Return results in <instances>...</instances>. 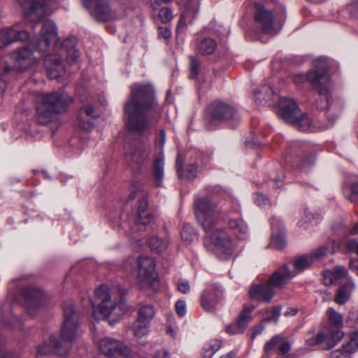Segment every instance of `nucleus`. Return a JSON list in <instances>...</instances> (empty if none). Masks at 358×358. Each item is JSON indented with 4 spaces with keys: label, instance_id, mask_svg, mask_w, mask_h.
<instances>
[{
    "label": "nucleus",
    "instance_id": "11",
    "mask_svg": "<svg viewBox=\"0 0 358 358\" xmlns=\"http://www.w3.org/2000/svg\"><path fill=\"white\" fill-rule=\"evenodd\" d=\"M211 120L210 124L215 125L223 122H229L235 127L238 123L239 116L230 105L222 101H215L209 105Z\"/></svg>",
    "mask_w": 358,
    "mask_h": 358
},
{
    "label": "nucleus",
    "instance_id": "5",
    "mask_svg": "<svg viewBox=\"0 0 358 358\" xmlns=\"http://www.w3.org/2000/svg\"><path fill=\"white\" fill-rule=\"evenodd\" d=\"M94 317L98 320L117 321L128 310L127 302L115 289L102 285L95 290V301H91Z\"/></svg>",
    "mask_w": 358,
    "mask_h": 358
},
{
    "label": "nucleus",
    "instance_id": "52",
    "mask_svg": "<svg viewBox=\"0 0 358 358\" xmlns=\"http://www.w3.org/2000/svg\"><path fill=\"white\" fill-rule=\"evenodd\" d=\"M176 311L177 314L182 317L185 315L187 309H186V303L185 301H178L176 303Z\"/></svg>",
    "mask_w": 358,
    "mask_h": 358
},
{
    "label": "nucleus",
    "instance_id": "54",
    "mask_svg": "<svg viewBox=\"0 0 358 358\" xmlns=\"http://www.w3.org/2000/svg\"><path fill=\"white\" fill-rule=\"evenodd\" d=\"M226 332L229 334L234 335L241 334L243 331L241 330L240 327L238 326L237 323H233L226 327Z\"/></svg>",
    "mask_w": 358,
    "mask_h": 358
},
{
    "label": "nucleus",
    "instance_id": "14",
    "mask_svg": "<svg viewBox=\"0 0 358 358\" xmlns=\"http://www.w3.org/2000/svg\"><path fill=\"white\" fill-rule=\"evenodd\" d=\"M22 294L24 299V306L28 313L32 317H34L36 312L47 304V297L40 289L26 287L22 290Z\"/></svg>",
    "mask_w": 358,
    "mask_h": 358
},
{
    "label": "nucleus",
    "instance_id": "24",
    "mask_svg": "<svg viewBox=\"0 0 358 358\" xmlns=\"http://www.w3.org/2000/svg\"><path fill=\"white\" fill-rule=\"evenodd\" d=\"M29 38V34L26 30H19L14 27L0 29V49L16 41H24Z\"/></svg>",
    "mask_w": 358,
    "mask_h": 358
},
{
    "label": "nucleus",
    "instance_id": "2",
    "mask_svg": "<svg viewBox=\"0 0 358 358\" xmlns=\"http://www.w3.org/2000/svg\"><path fill=\"white\" fill-rule=\"evenodd\" d=\"M124 112L129 130L138 134L148 131L158 121L162 112L155 100L152 86L133 84Z\"/></svg>",
    "mask_w": 358,
    "mask_h": 358
},
{
    "label": "nucleus",
    "instance_id": "27",
    "mask_svg": "<svg viewBox=\"0 0 358 358\" xmlns=\"http://www.w3.org/2000/svg\"><path fill=\"white\" fill-rule=\"evenodd\" d=\"M98 117L94 108L91 105L82 107L78 115V124L80 127L86 131H90L94 128L93 120Z\"/></svg>",
    "mask_w": 358,
    "mask_h": 358
},
{
    "label": "nucleus",
    "instance_id": "6",
    "mask_svg": "<svg viewBox=\"0 0 358 358\" xmlns=\"http://www.w3.org/2000/svg\"><path fill=\"white\" fill-rule=\"evenodd\" d=\"M71 96L65 92H55L43 94L36 106V119L42 125L56 123L59 116L66 113L72 103Z\"/></svg>",
    "mask_w": 358,
    "mask_h": 358
},
{
    "label": "nucleus",
    "instance_id": "46",
    "mask_svg": "<svg viewBox=\"0 0 358 358\" xmlns=\"http://www.w3.org/2000/svg\"><path fill=\"white\" fill-rule=\"evenodd\" d=\"M328 248L325 245H322L309 255L310 257H313V261L315 262V260H318L325 256L328 253Z\"/></svg>",
    "mask_w": 358,
    "mask_h": 358
},
{
    "label": "nucleus",
    "instance_id": "45",
    "mask_svg": "<svg viewBox=\"0 0 358 358\" xmlns=\"http://www.w3.org/2000/svg\"><path fill=\"white\" fill-rule=\"evenodd\" d=\"M282 339V337L280 335H275L271 339H270L268 342H266L264 346V351L266 353H269L271 350L274 349L276 345Z\"/></svg>",
    "mask_w": 358,
    "mask_h": 358
},
{
    "label": "nucleus",
    "instance_id": "29",
    "mask_svg": "<svg viewBox=\"0 0 358 358\" xmlns=\"http://www.w3.org/2000/svg\"><path fill=\"white\" fill-rule=\"evenodd\" d=\"M356 289V284L352 277L340 285L334 296V301L338 305L345 304L350 299L352 293Z\"/></svg>",
    "mask_w": 358,
    "mask_h": 358
},
{
    "label": "nucleus",
    "instance_id": "13",
    "mask_svg": "<svg viewBox=\"0 0 358 358\" xmlns=\"http://www.w3.org/2000/svg\"><path fill=\"white\" fill-rule=\"evenodd\" d=\"M223 299L222 288L215 284L208 285L200 296L201 308L208 313H215Z\"/></svg>",
    "mask_w": 358,
    "mask_h": 358
},
{
    "label": "nucleus",
    "instance_id": "61",
    "mask_svg": "<svg viewBox=\"0 0 358 358\" xmlns=\"http://www.w3.org/2000/svg\"><path fill=\"white\" fill-rule=\"evenodd\" d=\"M169 352L168 350H162L157 351L156 353V358H167L169 357Z\"/></svg>",
    "mask_w": 358,
    "mask_h": 358
},
{
    "label": "nucleus",
    "instance_id": "57",
    "mask_svg": "<svg viewBox=\"0 0 358 358\" xmlns=\"http://www.w3.org/2000/svg\"><path fill=\"white\" fill-rule=\"evenodd\" d=\"M176 169L180 178H182V156L180 153L178 154L177 160H176Z\"/></svg>",
    "mask_w": 358,
    "mask_h": 358
},
{
    "label": "nucleus",
    "instance_id": "22",
    "mask_svg": "<svg viewBox=\"0 0 358 358\" xmlns=\"http://www.w3.org/2000/svg\"><path fill=\"white\" fill-rule=\"evenodd\" d=\"M300 112L297 103L294 100L287 97H282L279 100L278 113L285 122L289 124L296 122V117Z\"/></svg>",
    "mask_w": 358,
    "mask_h": 358
},
{
    "label": "nucleus",
    "instance_id": "44",
    "mask_svg": "<svg viewBox=\"0 0 358 358\" xmlns=\"http://www.w3.org/2000/svg\"><path fill=\"white\" fill-rule=\"evenodd\" d=\"M313 218V215L308 210V209L305 208L301 216V219L298 222V225L301 227L307 228L308 227V223L311 222Z\"/></svg>",
    "mask_w": 358,
    "mask_h": 358
},
{
    "label": "nucleus",
    "instance_id": "3",
    "mask_svg": "<svg viewBox=\"0 0 358 358\" xmlns=\"http://www.w3.org/2000/svg\"><path fill=\"white\" fill-rule=\"evenodd\" d=\"M63 323L59 334L51 335L38 347L37 352L41 355L55 353L61 356L66 355L71 343L80 335V314L75 309L72 302L68 301L63 307Z\"/></svg>",
    "mask_w": 358,
    "mask_h": 358
},
{
    "label": "nucleus",
    "instance_id": "40",
    "mask_svg": "<svg viewBox=\"0 0 358 358\" xmlns=\"http://www.w3.org/2000/svg\"><path fill=\"white\" fill-rule=\"evenodd\" d=\"M196 236L192 227L189 224H184L182 231L181 238L184 242L189 243L192 242Z\"/></svg>",
    "mask_w": 358,
    "mask_h": 358
},
{
    "label": "nucleus",
    "instance_id": "56",
    "mask_svg": "<svg viewBox=\"0 0 358 358\" xmlns=\"http://www.w3.org/2000/svg\"><path fill=\"white\" fill-rule=\"evenodd\" d=\"M347 249L358 255V241H350L347 243Z\"/></svg>",
    "mask_w": 358,
    "mask_h": 358
},
{
    "label": "nucleus",
    "instance_id": "16",
    "mask_svg": "<svg viewBox=\"0 0 358 358\" xmlns=\"http://www.w3.org/2000/svg\"><path fill=\"white\" fill-rule=\"evenodd\" d=\"M99 348L102 354L108 357L127 358L131 355L130 349L122 341L110 337L102 338L99 341Z\"/></svg>",
    "mask_w": 358,
    "mask_h": 358
},
{
    "label": "nucleus",
    "instance_id": "25",
    "mask_svg": "<svg viewBox=\"0 0 358 358\" xmlns=\"http://www.w3.org/2000/svg\"><path fill=\"white\" fill-rule=\"evenodd\" d=\"M271 227V247L277 250L282 249L285 245L284 225L281 220L275 216L270 219Z\"/></svg>",
    "mask_w": 358,
    "mask_h": 358
},
{
    "label": "nucleus",
    "instance_id": "10",
    "mask_svg": "<svg viewBox=\"0 0 358 358\" xmlns=\"http://www.w3.org/2000/svg\"><path fill=\"white\" fill-rule=\"evenodd\" d=\"M155 268V262L153 258L141 256L138 259L136 278L141 289L149 287L155 289L157 280Z\"/></svg>",
    "mask_w": 358,
    "mask_h": 358
},
{
    "label": "nucleus",
    "instance_id": "47",
    "mask_svg": "<svg viewBox=\"0 0 358 358\" xmlns=\"http://www.w3.org/2000/svg\"><path fill=\"white\" fill-rule=\"evenodd\" d=\"M348 199L352 203L358 202V180L351 184V193L348 195Z\"/></svg>",
    "mask_w": 358,
    "mask_h": 358
},
{
    "label": "nucleus",
    "instance_id": "55",
    "mask_svg": "<svg viewBox=\"0 0 358 358\" xmlns=\"http://www.w3.org/2000/svg\"><path fill=\"white\" fill-rule=\"evenodd\" d=\"M348 318L353 322L358 323V307H355L350 310Z\"/></svg>",
    "mask_w": 358,
    "mask_h": 358
},
{
    "label": "nucleus",
    "instance_id": "59",
    "mask_svg": "<svg viewBox=\"0 0 358 358\" xmlns=\"http://www.w3.org/2000/svg\"><path fill=\"white\" fill-rule=\"evenodd\" d=\"M290 348L291 345L289 342L285 341L282 343L279 348L280 354L284 355L287 353L290 350Z\"/></svg>",
    "mask_w": 358,
    "mask_h": 358
},
{
    "label": "nucleus",
    "instance_id": "7",
    "mask_svg": "<svg viewBox=\"0 0 358 358\" xmlns=\"http://www.w3.org/2000/svg\"><path fill=\"white\" fill-rule=\"evenodd\" d=\"M129 200H137L138 203L137 207L138 217L134 220L132 231L138 232L152 228V225L154 224V217L147 212L148 206L147 192L139 187L136 188V189H134L129 196Z\"/></svg>",
    "mask_w": 358,
    "mask_h": 358
},
{
    "label": "nucleus",
    "instance_id": "48",
    "mask_svg": "<svg viewBox=\"0 0 358 358\" xmlns=\"http://www.w3.org/2000/svg\"><path fill=\"white\" fill-rule=\"evenodd\" d=\"M190 59L191 64L189 78L191 79H194L198 76L199 64L198 61L194 57H192Z\"/></svg>",
    "mask_w": 358,
    "mask_h": 358
},
{
    "label": "nucleus",
    "instance_id": "42",
    "mask_svg": "<svg viewBox=\"0 0 358 358\" xmlns=\"http://www.w3.org/2000/svg\"><path fill=\"white\" fill-rule=\"evenodd\" d=\"M158 17L162 23L169 22L173 17L172 10L170 8H162L158 14Z\"/></svg>",
    "mask_w": 358,
    "mask_h": 358
},
{
    "label": "nucleus",
    "instance_id": "49",
    "mask_svg": "<svg viewBox=\"0 0 358 358\" xmlns=\"http://www.w3.org/2000/svg\"><path fill=\"white\" fill-rule=\"evenodd\" d=\"M255 201L257 205L262 207H266L270 205L269 199L261 193L256 194Z\"/></svg>",
    "mask_w": 358,
    "mask_h": 358
},
{
    "label": "nucleus",
    "instance_id": "60",
    "mask_svg": "<svg viewBox=\"0 0 358 358\" xmlns=\"http://www.w3.org/2000/svg\"><path fill=\"white\" fill-rule=\"evenodd\" d=\"M310 71H308V73H309ZM308 74L307 73L306 76L304 75H302V74H296L294 76L293 78V80L294 83H303V81L305 80H308Z\"/></svg>",
    "mask_w": 358,
    "mask_h": 358
},
{
    "label": "nucleus",
    "instance_id": "58",
    "mask_svg": "<svg viewBox=\"0 0 358 358\" xmlns=\"http://www.w3.org/2000/svg\"><path fill=\"white\" fill-rule=\"evenodd\" d=\"M197 170V165L196 164H190L187 166V171L188 172L187 178H192L195 176Z\"/></svg>",
    "mask_w": 358,
    "mask_h": 358
},
{
    "label": "nucleus",
    "instance_id": "32",
    "mask_svg": "<svg viewBox=\"0 0 358 358\" xmlns=\"http://www.w3.org/2000/svg\"><path fill=\"white\" fill-rule=\"evenodd\" d=\"M150 326V323L136 318L131 327V329L134 336L136 338H141L148 334Z\"/></svg>",
    "mask_w": 358,
    "mask_h": 358
},
{
    "label": "nucleus",
    "instance_id": "28",
    "mask_svg": "<svg viewBox=\"0 0 358 358\" xmlns=\"http://www.w3.org/2000/svg\"><path fill=\"white\" fill-rule=\"evenodd\" d=\"M348 271L343 266L337 265L332 269L325 270L322 273V281L326 286L331 285L343 278L348 280Z\"/></svg>",
    "mask_w": 358,
    "mask_h": 358
},
{
    "label": "nucleus",
    "instance_id": "30",
    "mask_svg": "<svg viewBox=\"0 0 358 358\" xmlns=\"http://www.w3.org/2000/svg\"><path fill=\"white\" fill-rule=\"evenodd\" d=\"M155 313L156 310L153 305L142 303L139 305L138 308L136 318L150 324L155 317Z\"/></svg>",
    "mask_w": 358,
    "mask_h": 358
},
{
    "label": "nucleus",
    "instance_id": "38",
    "mask_svg": "<svg viewBox=\"0 0 358 358\" xmlns=\"http://www.w3.org/2000/svg\"><path fill=\"white\" fill-rule=\"evenodd\" d=\"M229 225L241 238H243L248 232V227L241 219L231 218L229 220Z\"/></svg>",
    "mask_w": 358,
    "mask_h": 358
},
{
    "label": "nucleus",
    "instance_id": "21",
    "mask_svg": "<svg viewBox=\"0 0 358 358\" xmlns=\"http://www.w3.org/2000/svg\"><path fill=\"white\" fill-rule=\"evenodd\" d=\"M284 286H277L271 281V276L264 284L252 285L249 290V294L253 299H256L264 303L271 301L274 296V289H281Z\"/></svg>",
    "mask_w": 358,
    "mask_h": 358
},
{
    "label": "nucleus",
    "instance_id": "17",
    "mask_svg": "<svg viewBox=\"0 0 358 358\" xmlns=\"http://www.w3.org/2000/svg\"><path fill=\"white\" fill-rule=\"evenodd\" d=\"M343 336V331L328 330L327 332L318 333L307 339L306 343L309 346L321 345L324 350H330L341 341Z\"/></svg>",
    "mask_w": 358,
    "mask_h": 358
},
{
    "label": "nucleus",
    "instance_id": "50",
    "mask_svg": "<svg viewBox=\"0 0 358 358\" xmlns=\"http://www.w3.org/2000/svg\"><path fill=\"white\" fill-rule=\"evenodd\" d=\"M178 290L183 294L189 292L190 286L189 282L185 279H180L177 285Z\"/></svg>",
    "mask_w": 358,
    "mask_h": 358
},
{
    "label": "nucleus",
    "instance_id": "1",
    "mask_svg": "<svg viewBox=\"0 0 358 358\" xmlns=\"http://www.w3.org/2000/svg\"><path fill=\"white\" fill-rule=\"evenodd\" d=\"M58 41L55 23L52 20H45L40 34L34 38V43L41 52H51L44 58V66L50 79H59L65 73L61 55H65L66 62L71 65L76 64L80 56L74 38H66L61 45Z\"/></svg>",
    "mask_w": 358,
    "mask_h": 358
},
{
    "label": "nucleus",
    "instance_id": "35",
    "mask_svg": "<svg viewBox=\"0 0 358 358\" xmlns=\"http://www.w3.org/2000/svg\"><path fill=\"white\" fill-rule=\"evenodd\" d=\"M327 315L331 324L334 325L335 329H329V330H340L343 327V318L341 313L336 311L333 308H329L327 310Z\"/></svg>",
    "mask_w": 358,
    "mask_h": 358
},
{
    "label": "nucleus",
    "instance_id": "62",
    "mask_svg": "<svg viewBox=\"0 0 358 358\" xmlns=\"http://www.w3.org/2000/svg\"><path fill=\"white\" fill-rule=\"evenodd\" d=\"M264 329V326L263 324H259L257 327H256L252 332V336L255 337L256 336L260 334L263 330Z\"/></svg>",
    "mask_w": 358,
    "mask_h": 358
},
{
    "label": "nucleus",
    "instance_id": "15",
    "mask_svg": "<svg viewBox=\"0 0 358 358\" xmlns=\"http://www.w3.org/2000/svg\"><path fill=\"white\" fill-rule=\"evenodd\" d=\"M27 20L38 22L48 14L45 0H23L20 3Z\"/></svg>",
    "mask_w": 358,
    "mask_h": 358
},
{
    "label": "nucleus",
    "instance_id": "31",
    "mask_svg": "<svg viewBox=\"0 0 358 358\" xmlns=\"http://www.w3.org/2000/svg\"><path fill=\"white\" fill-rule=\"evenodd\" d=\"M296 121L291 124L296 127L299 129L304 131H315L316 127L306 113L300 112L296 117Z\"/></svg>",
    "mask_w": 358,
    "mask_h": 358
},
{
    "label": "nucleus",
    "instance_id": "43",
    "mask_svg": "<svg viewBox=\"0 0 358 358\" xmlns=\"http://www.w3.org/2000/svg\"><path fill=\"white\" fill-rule=\"evenodd\" d=\"M315 155L313 154H305L302 157L301 166L303 169H308L315 164Z\"/></svg>",
    "mask_w": 358,
    "mask_h": 358
},
{
    "label": "nucleus",
    "instance_id": "12",
    "mask_svg": "<svg viewBox=\"0 0 358 358\" xmlns=\"http://www.w3.org/2000/svg\"><path fill=\"white\" fill-rule=\"evenodd\" d=\"M210 241L217 250V253L222 260L229 259L236 253L234 243L231 241L225 231L216 229L210 237Z\"/></svg>",
    "mask_w": 358,
    "mask_h": 358
},
{
    "label": "nucleus",
    "instance_id": "36",
    "mask_svg": "<svg viewBox=\"0 0 358 358\" xmlns=\"http://www.w3.org/2000/svg\"><path fill=\"white\" fill-rule=\"evenodd\" d=\"M254 308L255 307L252 305L245 306L239 315L236 323L243 331H244L249 322L252 320L251 313Z\"/></svg>",
    "mask_w": 358,
    "mask_h": 358
},
{
    "label": "nucleus",
    "instance_id": "9",
    "mask_svg": "<svg viewBox=\"0 0 358 358\" xmlns=\"http://www.w3.org/2000/svg\"><path fill=\"white\" fill-rule=\"evenodd\" d=\"M216 203L207 196H201L194 201V213L199 223L206 231L217 222Z\"/></svg>",
    "mask_w": 358,
    "mask_h": 358
},
{
    "label": "nucleus",
    "instance_id": "8",
    "mask_svg": "<svg viewBox=\"0 0 358 358\" xmlns=\"http://www.w3.org/2000/svg\"><path fill=\"white\" fill-rule=\"evenodd\" d=\"M313 263V257L310 255L299 257L294 261L293 271H289L287 265H282L271 275V281L277 286H285L295 275L309 268Z\"/></svg>",
    "mask_w": 358,
    "mask_h": 358
},
{
    "label": "nucleus",
    "instance_id": "18",
    "mask_svg": "<svg viewBox=\"0 0 358 358\" xmlns=\"http://www.w3.org/2000/svg\"><path fill=\"white\" fill-rule=\"evenodd\" d=\"M91 15L99 21H107L113 17L108 0H81Z\"/></svg>",
    "mask_w": 358,
    "mask_h": 358
},
{
    "label": "nucleus",
    "instance_id": "51",
    "mask_svg": "<svg viewBox=\"0 0 358 358\" xmlns=\"http://www.w3.org/2000/svg\"><path fill=\"white\" fill-rule=\"evenodd\" d=\"M350 352H346L343 349V346L341 349L334 350L331 352L329 358H350Z\"/></svg>",
    "mask_w": 358,
    "mask_h": 358
},
{
    "label": "nucleus",
    "instance_id": "41",
    "mask_svg": "<svg viewBox=\"0 0 358 358\" xmlns=\"http://www.w3.org/2000/svg\"><path fill=\"white\" fill-rule=\"evenodd\" d=\"M281 306H274L271 310L268 312L269 315H267L264 321L268 322H277L279 320V317L280 315Z\"/></svg>",
    "mask_w": 358,
    "mask_h": 358
},
{
    "label": "nucleus",
    "instance_id": "19",
    "mask_svg": "<svg viewBox=\"0 0 358 358\" xmlns=\"http://www.w3.org/2000/svg\"><path fill=\"white\" fill-rule=\"evenodd\" d=\"M257 8L255 21L257 28L264 34H276L275 30L274 16L271 12L266 10L261 4L255 5Z\"/></svg>",
    "mask_w": 358,
    "mask_h": 358
},
{
    "label": "nucleus",
    "instance_id": "37",
    "mask_svg": "<svg viewBox=\"0 0 358 358\" xmlns=\"http://www.w3.org/2000/svg\"><path fill=\"white\" fill-rule=\"evenodd\" d=\"M217 48V43L211 38L202 39L197 45L199 52L202 55H210Z\"/></svg>",
    "mask_w": 358,
    "mask_h": 358
},
{
    "label": "nucleus",
    "instance_id": "63",
    "mask_svg": "<svg viewBox=\"0 0 358 358\" xmlns=\"http://www.w3.org/2000/svg\"><path fill=\"white\" fill-rule=\"evenodd\" d=\"M297 312H298L297 308H287V310L285 312V316H294L297 313Z\"/></svg>",
    "mask_w": 358,
    "mask_h": 358
},
{
    "label": "nucleus",
    "instance_id": "39",
    "mask_svg": "<svg viewBox=\"0 0 358 358\" xmlns=\"http://www.w3.org/2000/svg\"><path fill=\"white\" fill-rule=\"evenodd\" d=\"M344 350L350 354L358 350V331L352 332L349 341L343 345Z\"/></svg>",
    "mask_w": 358,
    "mask_h": 358
},
{
    "label": "nucleus",
    "instance_id": "64",
    "mask_svg": "<svg viewBox=\"0 0 358 358\" xmlns=\"http://www.w3.org/2000/svg\"><path fill=\"white\" fill-rule=\"evenodd\" d=\"M349 266L352 270H355L357 272L358 271V260L351 259L349 264Z\"/></svg>",
    "mask_w": 358,
    "mask_h": 358
},
{
    "label": "nucleus",
    "instance_id": "53",
    "mask_svg": "<svg viewBox=\"0 0 358 358\" xmlns=\"http://www.w3.org/2000/svg\"><path fill=\"white\" fill-rule=\"evenodd\" d=\"M158 35L159 37L164 39H169L171 36V31L170 29L166 27H158Z\"/></svg>",
    "mask_w": 358,
    "mask_h": 358
},
{
    "label": "nucleus",
    "instance_id": "34",
    "mask_svg": "<svg viewBox=\"0 0 358 358\" xmlns=\"http://www.w3.org/2000/svg\"><path fill=\"white\" fill-rule=\"evenodd\" d=\"M169 245L168 238H161L157 236H154L149 241V246L150 249L157 252L161 253L164 252Z\"/></svg>",
    "mask_w": 358,
    "mask_h": 358
},
{
    "label": "nucleus",
    "instance_id": "26",
    "mask_svg": "<svg viewBox=\"0 0 358 358\" xmlns=\"http://www.w3.org/2000/svg\"><path fill=\"white\" fill-rule=\"evenodd\" d=\"M185 10L182 11L179 20L177 31L185 29L187 27V21H192L195 19L199 11V0H185Z\"/></svg>",
    "mask_w": 358,
    "mask_h": 358
},
{
    "label": "nucleus",
    "instance_id": "23",
    "mask_svg": "<svg viewBox=\"0 0 358 358\" xmlns=\"http://www.w3.org/2000/svg\"><path fill=\"white\" fill-rule=\"evenodd\" d=\"M15 55V69L17 71H27L38 63V59L34 56L33 50L29 47L16 50Z\"/></svg>",
    "mask_w": 358,
    "mask_h": 358
},
{
    "label": "nucleus",
    "instance_id": "33",
    "mask_svg": "<svg viewBox=\"0 0 358 358\" xmlns=\"http://www.w3.org/2000/svg\"><path fill=\"white\" fill-rule=\"evenodd\" d=\"M151 154L150 145H141L138 147L133 155V160L139 165L148 161Z\"/></svg>",
    "mask_w": 358,
    "mask_h": 358
},
{
    "label": "nucleus",
    "instance_id": "4",
    "mask_svg": "<svg viewBox=\"0 0 358 358\" xmlns=\"http://www.w3.org/2000/svg\"><path fill=\"white\" fill-rule=\"evenodd\" d=\"M315 69L310 71L308 74V81L313 85L317 92V97L315 100V106L320 110H327V116L336 115L338 117L343 108V101L341 99H331L332 83L328 74V66L324 57L315 60ZM335 117H334V120Z\"/></svg>",
    "mask_w": 358,
    "mask_h": 358
},
{
    "label": "nucleus",
    "instance_id": "20",
    "mask_svg": "<svg viewBox=\"0 0 358 358\" xmlns=\"http://www.w3.org/2000/svg\"><path fill=\"white\" fill-rule=\"evenodd\" d=\"M166 131L162 129L159 136L156 139V143L159 144L161 152L157 155L154 160L153 178L155 183L157 186L162 185L164 179V156L162 152L166 142Z\"/></svg>",
    "mask_w": 358,
    "mask_h": 358
}]
</instances>
